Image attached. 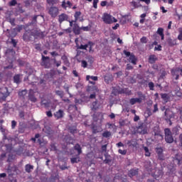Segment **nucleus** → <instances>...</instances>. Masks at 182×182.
<instances>
[{
	"label": "nucleus",
	"mask_w": 182,
	"mask_h": 182,
	"mask_svg": "<svg viewBox=\"0 0 182 182\" xmlns=\"http://www.w3.org/2000/svg\"><path fill=\"white\" fill-rule=\"evenodd\" d=\"M165 133V141L167 143L171 144L174 141V138H173V135L171 134V130L169 128H166L164 129Z\"/></svg>",
	"instance_id": "nucleus-1"
},
{
	"label": "nucleus",
	"mask_w": 182,
	"mask_h": 182,
	"mask_svg": "<svg viewBox=\"0 0 182 182\" xmlns=\"http://www.w3.org/2000/svg\"><path fill=\"white\" fill-rule=\"evenodd\" d=\"M139 98H131L129 100V103L133 106V105H136V103H141L143 102V99H145L146 96L141 93V92H138Z\"/></svg>",
	"instance_id": "nucleus-2"
},
{
	"label": "nucleus",
	"mask_w": 182,
	"mask_h": 182,
	"mask_svg": "<svg viewBox=\"0 0 182 182\" xmlns=\"http://www.w3.org/2000/svg\"><path fill=\"white\" fill-rule=\"evenodd\" d=\"M10 93L8 91V87H3L0 88V100H6V97L9 96Z\"/></svg>",
	"instance_id": "nucleus-3"
},
{
	"label": "nucleus",
	"mask_w": 182,
	"mask_h": 182,
	"mask_svg": "<svg viewBox=\"0 0 182 182\" xmlns=\"http://www.w3.org/2000/svg\"><path fill=\"white\" fill-rule=\"evenodd\" d=\"M164 174V172H163V169L156 168L154 173H152L151 176L155 178V180H160L163 178Z\"/></svg>",
	"instance_id": "nucleus-4"
},
{
	"label": "nucleus",
	"mask_w": 182,
	"mask_h": 182,
	"mask_svg": "<svg viewBox=\"0 0 182 182\" xmlns=\"http://www.w3.org/2000/svg\"><path fill=\"white\" fill-rule=\"evenodd\" d=\"M31 36L34 39H43L45 38V33L39 30L31 31Z\"/></svg>",
	"instance_id": "nucleus-5"
},
{
	"label": "nucleus",
	"mask_w": 182,
	"mask_h": 182,
	"mask_svg": "<svg viewBox=\"0 0 182 182\" xmlns=\"http://www.w3.org/2000/svg\"><path fill=\"white\" fill-rule=\"evenodd\" d=\"M48 14L51 18H56L59 15V9L56 6H51L48 10Z\"/></svg>",
	"instance_id": "nucleus-6"
},
{
	"label": "nucleus",
	"mask_w": 182,
	"mask_h": 182,
	"mask_svg": "<svg viewBox=\"0 0 182 182\" xmlns=\"http://www.w3.org/2000/svg\"><path fill=\"white\" fill-rule=\"evenodd\" d=\"M32 36H32L31 30L26 31L23 35V41H24V42H29L32 41Z\"/></svg>",
	"instance_id": "nucleus-7"
},
{
	"label": "nucleus",
	"mask_w": 182,
	"mask_h": 182,
	"mask_svg": "<svg viewBox=\"0 0 182 182\" xmlns=\"http://www.w3.org/2000/svg\"><path fill=\"white\" fill-rule=\"evenodd\" d=\"M102 20L104 21L105 23H113V19L110 14H104V16L102 17Z\"/></svg>",
	"instance_id": "nucleus-8"
},
{
	"label": "nucleus",
	"mask_w": 182,
	"mask_h": 182,
	"mask_svg": "<svg viewBox=\"0 0 182 182\" xmlns=\"http://www.w3.org/2000/svg\"><path fill=\"white\" fill-rule=\"evenodd\" d=\"M41 57H42L41 60H42L43 66H45L46 69H49V68H50V64L49 63V62L46 61V60H49V57L45 56L43 55V54L41 55Z\"/></svg>",
	"instance_id": "nucleus-9"
},
{
	"label": "nucleus",
	"mask_w": 182,
	"mask_h": 182,
	"mask_svg": "<svg viewBox=\"0 0 182 182\" xmlns=\"http://www.w3.org/2000/svg\"><path fill=\"white\" fill-rule=\"evenodd\" d=\"M173 161L174 163H176V164H178V166H180V164H181V161H182V154H176L173 159Z\"/></svg>",
	"instance_id": "nucleus-10"
},
{
	"label": "nucleus",
	"mask_w": 182,
	"mask_h": 182,
	"mask_svg": "<svg viewBox=\"0 0 182 182\" xmlns=\"http://www.w3.org/2000/svg\"><path fill=\"white\" fill-rule=\"evenodd\" d=\"M153 132L155 137L158 136L159 137H161V140H163V135H161V131L160 130V127H154Z\"/></svg>",
	"instance_id": "nucleus-11"
},
{
	"label": "nucleus",
	"mask_w": 182,
	"mask_h": 182,
	"mask_svg": "<svg viewBox=\"0 0 182 182\" xmlns=\"http://www.w3.org/2000/svg\"><path fill=\"white\" fill-rule=\"evenodd\" d=\"M81 27L78 23H74L73 26V32L75 35H80Z\"/></svg>",
	"instance_id": "nucleus-12"
},
{
	"label": "nucleus",
	"mask_w": 182,
	"mask_h": 182,
	"mask_svg": "<svg viewBox=\"0 0 182 182\" xmlns=\"http://www.w3.org/2000/svg\"><path fill=\"white\" fill-rule=\"evenodd\" d=\"M63 116H65V112L62 109H59L54 113V117L57 120H59V119H62Z\"/></svg>",
	"instance_id": "nucleus-13"
},
{
	"label": "nucleus",
	"mask_w": 182,
	"mask_h": 182,
	"mask_svg": "<svg viewBox=\"0 0 182 182\" xmlns=\"http://www.w3.org/2000/svg\"><path fill=\"white\" fill-rule=\"evenodd\" d=\"M69 16L66 14H61L58 16V22L59 23H62V22H65V21H68Z\"/></svg>",
	"instance_id": "nucleus-14"
},
{
	"label": "nucleus",
	"mask_w": 182,
	"mask_h": 182,
	"mask_svg": "<svg viewBox=\"0 0 182 182\" xmlns=\"http://www.w3.org/2000/svg\"><path fill=\"white\" fill-rule=\"evenodd\" d=\"M104 79L105 83L109 85V83L113 82V75L112 74H107L106 75H105Z\"/></svg>",
	"instance_id": "nucleus-15"
},
{
	"label": "nucleus",
	"mask_w": 182,
	"mask_h": 182,
	"mask_svg": "<svg viewBox=\"0 0 182 182\" xmlns=\"http://www.w3.org/2000/svg\"><path fill=\"white\" fill-rule=\"evenodd\" d=\"M72 3L70 1H68L67 2L63 1L62 2L61 6L63 8V9H66V8H72Z\"/></svg>",
	"instance_id": "nucleus-16"
},
{
	"label": "nucleus",
	"mask_w": 182,
	"mask_h": 182,
	"mask_svg": "<svg viewBox=\"0 0 182 182\" xmlns=\"http://www.w3.org/2000/svg\"><path fill=\"white\" fill-rule=\"evenodd\" d=\"M158 60L156 55H151L149 57V63L153 65V63H156V61Z\"/></svg>",
	"instance_id": "nucleus-17"
},
{
	"label": "nucleus",
	"mask_w": 182,
	"mask_h": 182,
	"mask_svg": "<svg viewBox=\"0 0 182 182\" xmlns=\"http://www.w3.org/2000/svg\"><path fill=\"white\" fill-rule=\"evenodd\" d=\"M33 170V165H31L29 164L25 165V171H26V173H32Z\"/></svg>",
	"instance_id": "nucleus-18"
},
{
	"label": "nucleus",
	"mask_w": 182,
	"mask_h": 182,
	"mask_svg": "<svg viewBox=\"0 0 182 182\" xmlns=\"http://www.w3.org/2000/svg\"><path fill=\"white\" fill-rule=\"evenodd\" d=\"M129 61L132 63V65H137V58H136V55L132 54L129 58Z\"/></svg>",
	"instance_id": "nucleus-19"
},
{
	"label": "nucleus",
	"mask_w": 182,
	"mask_h": 182,
	"mask_svg": "<svg viewBox=\"0 0 182 182\" xmlns=\"http://www.w3.org/2000/svg\"><path fill=\"white\" fill-rule=\"evenodd\" d=\"M68 130L71 134H76L77 133V127L76 126H71L69 127Z\"/></svg>",
	"instance_id": "nucleus-20"
},
{
	"label": "nucleus",
	"mask_w": 182,
	"mask_h": 182,
	"mask_svg": "<svg viewBox=\"0 0 182 182\" xmlns=\"http://www.w3.org/2000/svg\"><path fill=\"white\" fill-rule=\"evenodd\" d=\"M74 150L77 151V156H80V154H82V146H80V144H76L74 146Z\"/></svg>",
	"instance_id": "nucleus-21"
},
{
	"label": "nucleus",
	"mask_w": 182,
	"mask_h": 182,
	"mask_svg": "<svg viewBox=\"0 0 182 182\" xmlns=\"http://www.w3.org/2000/svg\"><path fill=\"white\" fill-rule=\"evenodd\" d=\"M139 174V171L136 169H131L129 173V177H134V176H137Z\"/></svg>",
	"instance_id": "nucleus-22"
},
{
	"label": "nucleus",
	"mask_w": 182,
	"mask_h": 182,
	"mask_svg": "<svg viewBox=\"0 0 182 182\" xmlns=\"http://www.w3.org/2000/svg\"><path fill=\"white\" fill-rule=\"evenodd\" d=\"M50 105V100L46 99L41 100V106H44V107H49Z\"/></svg>",
	"instance_id": "nucleus-23"
},
{
	"label": "nucleus",
	"mask_w": 182,
	"mask_h": 182,
	"mask_svg": "<svg viewBox=\"0 0 182 182\" xmlns=\"http://www.w3.org/2000/svg\"><path fill=\"white\" fill-rule=\"evenodd\" d=\"M14 82L16 83V85H19L21 83V75L16 74L14 76Z\"/></svg>",
	"instance_id": "nucleus-24"
},
{
	"label": "nucleus",
	"mask_w": 182,
	"mask_h": 182,
	"mask_svg": "<svg viewBox=\"0 0 182 182\" xmlns=\"http://www.w3.org/2000/svg\"><path fill=\"white\" fill-rule=\"evenodd\" d=\"M167 43L168 46H171V47L176 46V45H177V41L173 40L171 38L168 39Z\"/></svg>",
	"instance_id": "nucleus-25"
},
{
	"label": "nucleus",
	"mask_w": 182,
	"mask_h": 182,
	"mask_svg": "<svg viewBox=\"0 0 182 182\" xmlns=\"http://www.w3.org/2000/svg\"><path fill=\"white\" fill-rule=\"evenodd\" d=\"M164 29L163 28H159L157 30V33L159 34V36L161 38V41L164 40Z\"/></svg>",
	"instance_id": "nucleus-26"
},
{
	"label": "nucleus",
	"mask_w": 182,
	"mask_h": 182,
	"mask_svg": "<svg viewBox=\"0 0 182 182\" xmlns=\"http://www.w3.org/2000/svg\"><path fill=\"white\" fill-rule=\"evenodd\" d=\"M92 129L93 134H96L97 133H100V132H102V129L97 126H93Z\"/></svg>",
	"instance_id": "nucleus-27"
},
{
	"label": "nucleus",
	"mask_w": 182,
	"mask_h": 182,
	"mask_svg": "<svg viewBox=\"0 0 182 182\" xmlns=\"http://www.w3.org/2000/svg\"><path fill=\"white\" fill-rule=\"evenodd\" d=\"M28 99L31 100V102H33V103H35L37 100V99L35 97V95L32 94V91L29 92Z\"/></svg>",
	"instance_id": "nucleus-28"
},
{
	"label": "nucleus",
	"mask_w": 182,
	"mask_h": 182,
	"mask_svg": "<svg viewBox=\"0 0 182 182\" xmlns=\"http://www.w3.org/2000/svg\"><path fill=\"white\" fill-rule=\"evenodd\" d=\"M177 72H181L180 75L182 76V68H177L175 70H171V73L172 76H174V75H176V73H177Z\"/></svg>",
	"instance_id": "nucleus-29"
},
{
	"label": "nucleus",
	"mask_w": 182,
	"mask_h": 182,
	"mask_svg": "<svg viewBox=\"0 0 182 182\" xmlns=\"http://www.w3.org/2000/svg\"><path fill=\"white\" fill-rule=\"evenodd\" d=\"M161 97L164 100V101L166 102V103H167V102H168V100L170 99V97H168V94L166 93L161 94Z\"/></svg>",
	"instance_id": "nucleus-30"
},
{
	"label": "nucleus",
	"mask_w": 182,
	"mask_h": 182,
	"mask_svg": "<svg viewBox=\"0 0 182 182\" xmlns=\"http://www.w3.org/2000/svg\"><path fill=\"white\" fill-rule=\"evenodd\" d=\"M70 161L72 164H75V163H79V161H80V157L77 155V157L71 158Z\"/></svg>",
	"instance_id": "nucleus-31"
},
{
	"label": "nucleus",
	"mask_w": 182,
	"mask_h": 182,
	"mask_svg": "<svg viewBox=\"0 0 182 182\" xmlns=\"http://www.w3.org/2000/svg\"><path fill=\"white\" fill-rule=\"evenodd\" d=\"M26 95H28V90H23L18 92V96L20 97H25V96H26Z\"/></svg>",
	"instance_id": "nucleus-32"
},
{
	"label": "nucleus",
	"mask_w": 182,
	"mask_h": 182,
	"mask_svg": "<svg viewBox=\"0 0 182 182\" xmlns=\"http://www.w3.org/2000/svg\"><path fill=\"white\" fill-rule=\"evenodd\" d=\"M112 136V133L109 131H105L102 133V137H105V139H109Z\"/></svg>",
	"instance_id": "nucleus-33"
},
{
	"label": "nucleus",
	"mask_w": 182,
	"mask_h": 182,
	"mask_svg": "<svg viewBox=\"0 0 182 182\" xmlns=\"http://www.w3.org/2000/svg\"><path fill=\"white\" fill-rule=\"evenodd\" d=\"M144 150L145 151V156L146 157H150V156L151 155V154L150 153V151L149 150V147L147 146H144Z\"/></svg>",
	"instance_id": "nucleus-34"
},
{
	"label": "nucleus",
	"mask_w": 182,
	"mask_h": 182,
	"mask_svg": "<svg viewBox=\"0 0 182 182\" xmlns=\"http://www.w3.org/2000/svg\"><path fill=\"white\" fill-rule=\"evenodd\" d=\"M22 29H26V27L25 26L19 25L14 28V31H16L17 32H21Z\"/></svg>",
	"instance_id": "nucleus-35"
},
{
	"label": "nucleus",
	"mask_w": 182,
	"mask_h": 182,
	"mask_svg": "<svg viewBox=\"0 0 182 182\" xmlns=\"http://www.w3.org/2000/svg\"><path fill=\"white\" fill-rule=\"evenodd\" d=\"M10 43L13 45V48H16V46L18 45V40H16L14 38H12L11 39Z\"/></svg>",
	"instance_id": "nucleus-36"
},
{
	"label": "nucleus",
	"mask_w": 182,
	"mask_h": 182,
	"mask_svg": "<svg viewBox=\"0 0 182 182\" xmlns=\"http://www.w3.org/2000/svg\"><path fill=\"white\" fill-rule=\"evenodd\" d=\"M87 48H89V45L85 44V45H80V46H77V49H82L83 50H86L87 49Z\"/></svg>",
	"instance_id": "nucleus-37"
},
{
	"label": "nucleus",
	"mask_w": 182,
	"mask_h": 182,
	"mask_svg": "<svg viewBox=\"0 0 182 182\" xmlns=\"http://www.w3.org/2000/svg\"><path fill=\"white\" fill-rule=\"evenodd\" d=\"M55 95H57V96H60V97L61 99H63V96H64L63 91H62V90H56L55 91Z\"/></svg>",
	"instance_id": "nucleus-38"
},
{
	"label": "nucleus",
	"mask_w": 182,
	"mask_h": 182,
	"mask_svg": "<svg viewBox=\"0 0 182 182\" xmlns=\"http://www.w3.org/2000/svg\"><path fill=\"white\" fill-rule=\"evenodd\" d=\"M87 45H88V48H89V52H92V49L95 43L92 41H88Z\"/></svg>",
	"instance_id": "nucleus-39"
},
{
	"label": "nucleus",
	"mask_w": 182,
	"mask_h": 182,
	"mask_svg": "<svg viewBox=\"0 0 182 182\" xmlns=\"http://www.w3.org/2000/svg\"><path fill=\"white\" fill-rule=\"evenodd\" d=\"M178 41H182V28H178Z\"/></svg>",
	"instance_id": "nucleus-40"
},
{
	"label": "nucleus",
	"mask_w": 182,
	"mask_h": 182,
	"mask_svg": "<svg viewBox=\"0 0 182 182\" xmlns=\"http://www.w3.org/2000/svg\"><path fill=\"white\" fill-rule=\"evenodd\" d=\"M89 79H92V80H97V76H90V75H87L86 76V80H89Z\"/></svg>",
	"instance_id": "nucleus-41"
},
{
	"label": "nucleus",
	"mask_w": 182,
	"mask_h": 182,
	"mask_svg": "<svg viewBox=\"0 0 182 182\" xmlns=\"http://www.w3.org/2000/svg\"><path fill=\"white\" fill-rule=\"evenodd\" d=\"M37 19H38V16H34L33 17L32 21L30 23V25H36Z\"/></svg>",
	"instance_id": "nucleus-42"
},
{
	"label": "nucleus",
	"mask_w": 182,
	"mask_h": 182,
	"mask_svg": "<svg viewBox=\"0 0 182 182\" xmlns=\"http://www.w3.org/2000/svg\"><path fill=\"white\" fill-rule=\"evenodd\" d=\"M50 150L51 151H58V148L56 147V145L55 144H50Z\"/></svg>",
	"instance_id": "nucleus-43"
},
{
	"label": "nucleus",
	"mask_w": 182,
	"mask_h": 182,
	"mask_svg": "<svg viewBox=\"0 0 182 182\" xmlns=\"http://www.w3.org/2000/svg\"><path fill=\"white\" fill-rule=\"evenodd\" d=\"M118 153L119 154H122V156H126V154H127V150H126V149H124V150L119 149Z\"/></svg>",
	"instance_id": "nucleus-44"
},
{
	"label": "nucleus",
	"mask_w": 182,
	"mask_h": 182,
	"mask_svg": "<svg viewBox=\"0 0 182 182\" xmlns=\"http://www.w3.org/2000/svg\"><path fill=\"white\" fill-rule=\"evenodd\" d=\"M119 124L120 127H123L126 126V120L120 119L119 122Z\"/></svg>",
	"instance_id": "nucleus-45"
},
{
	"label": "nucleus",
	"mask_w": 182,
	"mask_h": 182,
	"mask_svg": "<svg viewBox=\"0 0 182 182\" xmlns=\"http://www.w3.org/2000/svg\"><path fill=\"white\" fill-rule=\"evenodd\" d=\"M156 154H163V148H161V147L156 148Z\"/></svg>",
	"instance_id": "nucleus-46"
},
{
	"label": "nucleus",
	"mask_w": 182,
	"mask_h": 182,
	"mask_svg": "<svg viewBox=\"0 0 182 182\" xmlns=\"http://www.w3.org/2000/svg\"><path fill=\"white\" fill-rule=\"evenodd\" d=\"M148 86L149 87V90H154V82H149Z\"/></svg>",
	"instance_id": "nucleus-47"
},
{
	"label": "nucleus",
	"mask_w": 182,
	"mask_h": 182,
	"mask_svg": "<svg viewBox=\"0 0 182 182\" xmlns=\"http://www.w3.org/2000/svg\"><path fill=\"white\" fill-rule=\"evenodd\" d=\"M123 53H124V55H125V56L127 58H129V57L132 56V53H130V51H127L126 50H124Z\"/></svg>",
	"instance_id": "nucleus-48"
},
{
	"label": "nucleus",
	"mask_w": 182,
	"mask_h": 182,
	"mask_svg": "<svg viewBox=\"0 0 182 182\" xmlns=\"http://www.w3.org/2000/svg\"><path fill=\"white\" fill-rule=\"evenodd\" d=\"M40 137H41V134H36L35 137L31 138V141H33V143H35L36 141V139H39Z\"/></svg>",
	"instance_id": "nucleus-49"
},
{
	"label": "nucleus",
	"mask_w": 182,
	"mask_h": 182,
	"mask_svg": "<svg viewBox=\"0 0 182 182\" xmlns=\"http://www.w3.org/2000/svg\"><path fill=\"white\" fill-rule=\"evenodd\" d=\"M140 42H141V43H147V37L143 36V37L140 39Z\"/></svg>",
	"instance_id": "nucleus-50"
},
{
	"label": "nucleus",
	"mask_w": 182,
	"mask_h": 182,
	"mask_svg": "<svg viewBox=\"0 0 182 182\" xmlns=\"http://www.w3.org/2000/svg\"><path fill=\"white\" fill-rule=\"evenodd\" d=\"M80 15H82V13L80 11H76L74 14V18H75L76 19H79V16H80Z\"/></svg>",
	"instance_id": "nucleus-51"
},
{
	"label": "nucleus",
	"mask_w": 182,
	"mask_h": 182,
	"mask_svg": "<svg viewBox=\"0 0 182 182\" xmlns=\"http://www.w3.org/2000/svg\"><path fill=\"white\" fill-rule=\"evenodd\" d=\"M169 174H171V175L176 174V167L173 166V167L169 170Z\"/></svg>",
	"instance_id": "nucleus-52"
},
{
	"label": "nucleus",
	"mask_w": 182,
	"mask_h": 182,
	"mask_svg": "<svg viewBox=\"0 0 182 182\" xmlns=\"http://www.w3.org/2000/svg\"><path fill=\"white\" fill-rule=\"evenodd\" d=\"M16 4H18V2L16 1V0H11L10 2H9V6H15V5H16Z\"/></svg>",
	"instance_id": "nucleus-53"
},
{
	"label": "nucleus",
	"mask_w": 182,
	"mask_h": 182,
	"mask_svg": "<svg viewBox=\"0 0 182 182\" xmlns=\"http://www.w3.org/2000/svg\"><path fill=\"white\" fill-rule=\"evenodd\" d=\"M35 49H36V50H39L41 52V50H42L41 45L39 43L36 44Z\"/></svg>",
	"instance_id": "nucleus-54"
},
{
	"label": "nucleus",
	"mask_w": 182,
	"mask_h": 182,
	"mask_svg": "<svg viewBox=\"0 0 182 182\" xmlns=\"http://www.w3.org/2000/svg\"><path fill=\"white\" fill-rule=\"evenodd\" d=\"M97 4H99V0H93V8L97 9Z\"/></svg>",
	"instance_id": "nucleus-55"
},
{
	"label": "nucleus",
	"mask_w": 182,
	"mask_h": 182,
	"mask_svg": "<svg viewBox=\"0 0 182 182\" xmlns=\"http://www.w3.org/2000/svg\"><path fill=\"white\" fill-rule=\"evenodd\" d=\"M156 112H159V105L157 104H155L154 105L153 113H156Z\"/></svg>",
	"instance_id": "nucleus-56"
},
{
	"label": "nucleus",
	"mask_w": 182,
	"mask_h": 182,
	"mask_svg": "<svg viewBox=\"0 0 182 182\" xmlns=\"http://www.w3.org/2000/svg\"><path fill=\"white\" fill-rule=\"evenodd\" d=\"M158 159L163 161L164 160V154H158Z\"/></svg>",
	"instance_id": "nucleus-57"
},
{
	"label": "nucleus",
	"mask_w": 182,
	"mask_h": 182,
	"mask_svg": "<svg viewBox=\"0 0 182 182\" xmlns=\"http://www.w3.org/2000/svg\"><path fill=\"white\" fill-rule=\"evenodd\" d=\"M81 65L82 68H87V62L86 60H82Z\"/></svg>",
	"instance_id": "nucleus-58"
},
{
	"label": "nucleus",
	"mask_w": 182,
	"mask_h": 182,
	"mask_svg": "<svg viewBox=\"0 0 182 182\" xmlns=\"http://www.w3.org/2000/svg\"><path fill=\"white\" fill-rule=\"evenodd\" d=\"M63 32H65V33H72V28L69 27L67 29H64Z\"/></svg>",
	"instance_id": "nucleus-59"
},
{
	"label": "nucleus",
	"mask_w": 182,
	"mask_h": 182,
	"mask_svg": "<svg viewBox=\"0 0 182 182\" xmlns=\"http://www.w3.org/2000/svg\"><path fill=\"white\" fill-rule=\"evenodd\" d=\"M19 66H23V65H25V61L22 60H17Z\"/></svg>",
	"instance_id": "nucleus-60"
},
{
	"label": "nucleus",
	"mask_w": 182,
	"mask_h": 182,
	"mask_svg": "<svg viewBox=\"0 0 182 182\" xmlns=\"http://www.w3.org/2000/svg\"><path fill=\"white\" fill-rule=\"evenodd\" d=\"M9 22L12 26H15V18H9Z\"/></svg>",
	"instance_id": "nucleus-61"
},
{
	"label": "nucleus",
	"mask_w": 182,
	"mask_h": 182,
	"mask_svg": "<svg viewBox=\"0 0 182 182\" xmlns=\"http://www.w3.org/2000/svg\"><path fill=\"white\" fill-rule=\"evenodd\" d=\"M48 5H55V0H47Z\"/></svg>",
	"instance_id": "nucleus-62"
},
{
	"label": "nucleus",
	"mask_w": 182,
	"mask_h": 182,
	"mask_svg": "<svg viewBox=\"0 0 182 182\" xmlns=\"http://www.w3.org/2000/svg\"><path fill=\"white\" fill-rule=\"evenodd\" d=\"M6 150H9V151H11L12 150V145L6 144Z\"/></svg>",
	"instance_id": "nucleus-63"
},
{
	"label": "nucleus",
	"mask_w": 182,
	"mask_h": 182,
	"mask_svg": "<svg viewBox=\"0 0 182 182\" xmlns=\"http://www.w3.org/2000/svg\"><path fill=\"white\" fill-rule=\"evenodd\" d=\"M15 127H16V122L15 120H13V121L11 122V128H12V129H15Z\"/></svg>",
	"instance_id": "nucleus-64"
}]
</instances>
